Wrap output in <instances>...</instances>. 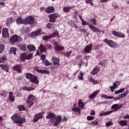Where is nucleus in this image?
Masks as SVG:
<instances>
[{
	"label": "nucleus",
	"mask_w": 129,
	"mask_h": 129,
	"mask_svg": "<svg viewBox=\"0 0 129 129\" xmlns=\"http://www.w3.org/2000/svg\"><path fill=\"white\" fill-rule=\"evenodd\" d=\"M46 118L49 119V123L50 125H55V126H58L60 122L62 121V117L61 116L56 117V115L53 113H49L46 116Z\"/></svg>",
	"instance_id": "nucleus-1"
},
{
	"label": "nucleus",
	"mask_w": 129,
	"mask_h": 129,
	"mask_svg": "<svg viewBox=\"0 0 129 129\" xmlns=\"http://www.w3.org/2000/svg\"><path fill=\"white\" fill-rule=\"evenodd\" d=\"M11 119L13 120L15 123H18L19 125H21V124H23V123H25V122H26V119L21 117V116L18 114L13 115L11 117Z\"/></svg>",
	"instance_id": "nucleus-2"
},
{
	"label": "nucleus",
	"mask_w": 129,
	"mask_h": 129,
	"mask_svg": "<svg viewBox=\"0 0 129 129\" xmlns=\"http://www.w3.org/2000/svg\"><path fill=\"white\" fill-rule=\"evenodd\" d=\"M36 99H37L36 97L34 96L33 95H30L28 96V100L27 102V106H28V107H31L32 105L34 104L33 101H34V100H36Z\"/></svg>",
	"instance_id": "nucleus-3"
},
{
	"label": "nucleus",
	"mask_w": 129,
	"mask_h": 129,
	"mask_svg": "<svg viewBox=\"0 0 129 129\" xmlns=\"http://www.w3.org/2000/svg\"><path fill=\"white\" fill-rule=\"evenodd\" d=\"M22 41V38L18 35H13L10 39V42L11 44H14L16 42H21Z\"/></svg>",
	"instance_id": "nucleus-4"
},
{
	"label": "nucleus",
	"mask_w": 129,
	"mask_h": 129,
	"mask_svg": "<svg viewBox=\"0 0 129 129\" xmlns=\"http://www.w3.org/2000/svg\"><path fill=\"white\" fill-rule=\"evenodd\" d=\"M105 43H107V45L111 47V48H115L116 47L117 44H116L115 42H114L112 40H108V39H106L104 40Z\"/></svg>",
	"instance_id": "nucleus-5"
},
{
	"label": "nucleus",
	"mask_w": 129,
	"mask_h": 129,
	"mask_svg": "<svg viewBox=\"0 0 129 129\" xmlns=\"http://www.w3.org/2000/svg\"><path fill=\"white\" fill-rule=\"evenodd\" d=\"M57 18H59V14L56 13L50 14L49 16V22H51V23H54Z\"/></svg>",
	"instance_id": "nucleus-6"
},
{
	"label": "nucleus",
	"mask_w": 129,
	"mask_h": 129,
	"mask_svg": "<svg viewBox=\"0 0 129 129\" xmlns=\"http://www.w3.org/2000/svg\"><path fill=\"white\" fill-rule=\"evenodd\" d=\"M44 112H41V113H39L38 114H36L35 116H34V118H33V122H37V121H38V120H39V119H40V118H43V115L44 114Z\"/></svg>",
	"instance_id": "nucleus-7"
},
{
	"label": "nucleus",
	"mask_w": 129,
	"mask_h": 129,
	"mask_svg": "<svg viewBox=\"0 0 129 129\" xmlns=\"http://www.w3.org/2000/svg\"><path fill=\"white\" fill-rule=\"evenodd\" d=\"M25 22L26 25H27V24L32 25L34 24V22H35V19L32 16H28L26 18Z\"/></svg>",
	"instance_id": "nucleus-8"
},
{
	"label": "nucleus",
	"mask_w": 129,
	"mask_h": 129,
	"mask_svg": "<svg viewBox=\"0 0 129 129\" xmlns=\"http://www.w3.org/2000/svg\"><path fill=\"white\" fill-rule=\"evenodd\" d=\"M120 85V82L119 81H117L114 83H113V86L110 87L111 92H113L115 89H116V88H117V87H118V86H119Z\"/></svg>",
	"instance_id": "nucleus-9"
},
{
	"label": "nucleus",
	"mask_w": 129,
	"mask_h": 129,
	"mask_svg": "<svg viewBox=\"0 0 129 129\" xmlns=\"http://www.w3.org/2000/svg\"><path fill=\"white\" fill-rule=\"evenodd\" d=\"M10 34H9V29L6 28H4L2 30V36L3 38H8Z\"/></svg>",
	"instance_id": "nucleus-10"
},
{
	"label": "nucleus",
	"mask_w": 129,
	"mask_h": 129,
	"mask_svg": "<svg viewBox=\"0 0 129 129\" xmlns=\"http://www.w3.org/2000/svg\"><path fill=\"white\" fill-rule=\"evenodd\" d=\"M121 106H122L121 104H115L111 106V109H114L112 110L113 112V111H116L117 110L120 109L121 108Z\"/></svg>",
	"instance_id": "nucleus-11"
},
{
	"label": "nucleus",
	"mask_w": 129,
	"mask_h": 129,
	"mask_svg": "<svg viewBox=\"0 0 129 129\" xmlns=\"http://www.w3.org/2000/svg\"><path fill=\"white\" fill-rule=\"evenodd\" d=\"M112 34L114 36H116V37H119L120 38H124V37H125V35H124V34L120 32H117L116 31H113L112 32Z\"/></svg>",
	"instance_id": "nucleus-12"
},
{
	"label": "nucleus",
	"mask_w": 129,
	"mask_h": 129,
	"mask_svg": "<svg viewBox=\"0 0 129 129\" xmlns=\"http://www.w3.org/2000/svg\"><path fill=\"white\" fill-rule=\"evenodd\" d=\"M54 45H55V51H62V50H64L63 46L59 45V44H58V43L54 42Z\"/></svg>",
	"instance_id": "nucleus-13"
},
{
	"label": "nucleus",
	"mask_w": 129,
	"mask_h": 129,
	"mask_svg": "<svg viewBox=\"0 0 129 129\" xmlns=\"http://www.w3.org/2000/svg\"><path fill=\"white\" fill-rule=\"evenodd\" d=\"M89 27L90 29L92 30V31H93V32H97L98 33H101V31H100L99 29H98L97 27H95V26L91 24L89 25Z\"/></svg>",
	"instance_id": "nucleus-14"
},
{
	"label": "nucleus",
	"mask_w": 129,
	"mask_h": 129,
	"mask_svg": "<svg viewBox=\"0 0 129 129\" xmlns=\"http://www.w3.org/2000/svg\"><path fill=\"white\" fill-rule=\"evenodd\" d=\"M30 82L32 83H35V84H39V81L38 80V77L35 75H33L31 79H30Z\"/></svg>",
	"instance_id": "nucleus-15"
},
{
	"label": "nucleus",
	"mask_w": 129,
	"mask_h": 129,
	"mask_svg": "<svg viewBox=\"0 0 129 129\" xmlns=\"http://www.w3.org/2000/svg\"><path fill=\"white\" fill-rule=\"evenodd\" d=\"M40 34H41V29H39L38 30L31 33L29 36L30 37H37V36H39Z\"/></svg>",
	"instance_id": "nucleus-16"
},
{
	"label": "nucleus",
	"mask_w": 129,
	"mask_h": 129,
	"mask_svg": "<svg viewBox=\"0 0 129 129\" xmlns=\"http://www.w3.org/2000/svg\"><path fill=\"white\" fill-rule=\"evenodd\" d=\"M17 23L19 25H20V24L26 25V20H25V19H22L21 17H19L17 19Z\"/></svg>",
	"instance_id": "nucleus-17"
},
{
	"label": "nucleus",
	"mask_w": 129,
	"mask_h": 129,
	"mask_svg": "<svg viewBox=\"0 0 129 129\" xmlns=\"http://www.w3.org/2000/svg\"><path fill=\"white\" fill-rule=\"evenodd\" d=\"M52 62H53V65H55L56 66H59V65H60V63H59V62H60V60L57 57H52Z\"/></svg>",
	"instance_id": "nucleus-18"
},
{
	"label": "nucleus",
	"mask_w": 129,
	"mask_h": 129,
	"mask_svg": "<svg viewBox=\"0 0 129 129\" xmlns=\"http://www.w3.org/2000/svg\"><path fill=\"white\" fill-rule=\"evenodd\" d=\"M54 11L55 9H54V7L52 6L47 7L45 10V12L49 14H50L51 13H54Z\"/></svg>",
	"instance_id": "nucleus-19"
},
{
	"label": "nucleus",
	"mask_w": 129,
	"mask_h": 129,
	"mask_svg": "<svg viewBox=\"0 0 129 129\" xmlns=\"http://www.w3.org/2000/svg\"><path fill=\"white\" fill-rule=\"evenodd\" d=\"M92 50V46L91 45H87L84 49L85 53H89Z\"/></svg>",
	"instance_id": "nucleus-20"
},
{
	"label": "nucleus",
	"mask_w": 129,
	"mask_h": 129,
	"mask_svg": "<svg viewBox=\"0 0 129 129\" xmlns=\"http://www.w3.org/2000/svg\"><path fill=\"white\" fill-rule=\"evenodd\" d=\"M112 112H113V110L109 111L107 112L102 111L100 113L99 115L100 116H103V115H108L110 114L111 113H112Z\"/></svg>",
	"instance_id": "nucleus-21"
},
{
	"label": "nucleus",
	"mask_w": 129,
	"mask_h": 129,
	"mask_svg": "<svg viewBox=\"0 0 129 129\" xmlns=\"http://www.w3.org/2000/svg\"><path fill=\"white\" fill-rule=\"evenodd\" d=\"M13 70H15V71H17L18 73H21V72H22V70L21 69V66L19 64L13 67Z\"/></svg>",
	"instance_id": "nucleus-22"
},
{
	"label": "nucleus",
	"mask_w": 129,
	"mask_h": 129,
	"mask_svg": "<svg viewBox=\"0 0 129 129\" xmlns=\"http://www.w3.org/2000/svg\"><path fill=\"white\" fill-rule=\"evenodd\" d=\"M0 67L2 69H3V70H5L7 72H9V70L10 69L9 66L7 64H0Z\"/></svg>",
	"instance_id": "nucleus-23"
},
{
	"label": "nucleus",
	"mask_w": 129,
	"mask_h": 129,
	"mask_svg": "<svg viewBox=\"0 0 129 129\" xmlns=\"http://www.w3.org/2000/svg\"><path fill=\"white\" fill-rule=\"evenodd\" d=\"M39 49L40 51V53H43V52H45L47 50V48H46V47L43 44H41L39 46Z\"/></svg>",
	"instance_id": "nucleus-24"
},
{
	"label": "nucleus",
	"mask_w": 129,
	"mask_h": 129,
	"mask_svg": "<svg viewBox=\"0 0 129 129\" xmlns=\"http://www.w3.org/2000/svg\"><path fill=\"white\" fill-rule=\"evenodd\" d=\"M50 38H55V37H57L59 38V33H58V31L55 30L53 33L50 35Z\"/></svg>",
	"instance_id": "nucleus-25"
},
{
	"label": "nucleus",
	"mask_w": 129,
	"mask_h": 129,
	"mask_svg": "<svg viewBox=\"0 0 129 129\" xmlns=\"http://www.w3.org/2000/svg\"><path fill=\"white\" fill-rule=\"evenodd\" d=\"M128 94V91H126L125 93L119 95L117 99H121L122 97H125V96H126V95H127Z\"/></svg>",
	"instance_id": "nucleus-26"
},
{
	"label": "nucleus",
	"mask_w": 129,
	"mask_h": 129,
	"mask_svg": "<svg viewBox=\"0 0 129 129\" xmlns=\"http://www.w3.org/2000/svg\"><path fill=\"white\" fill-rule=\"evenodd\" d=\"M119 124H120L121 126H125L127 125V120H120L118 122Z\"/></svg>",
	"instance_id": "nucleus-27"
},
{
	"label": "nucleus",
	"mask_w": 129,
	"mask_h": 129,
	"mask_svg": "<svg viewBox=\"0 0 129 129\" xmlns=\"http://www.w3.org/2000/svg\"><path fill=\"white\" fill-rule=\"evenodd\" d=\"M98 93H99V90L95 91L91 95H90V98H94V97H95V96H96Z\"/></svg>",
	"instance_id": "nucleus-28"
},
{
	"label": "nucleus",
	"mask_w": 129,
	"mask_h": 129,
	"mask_svg": "<svg viewBox=\"0 0 129 129\" xmlns=\"http://www.w3.org/2000/svg\"><path fill=\"white\" fill-rule=\"evenodd\" d=\"M36 71L37 72H39V73H45V74H49L50 73V72H49L48 71H46V70H38L36 69Z\"/></svg>",
	"instance_id": "nucleus-29"
},
{
	"label": "nucleus",
	"mask_w": 129,
	"mask_h": 129,
	"mask_svg": "<svg viewBox=\"0 0 129 129\" xmlns=\"http://www.w3.org/2000/svg\"><path fill=\"white\" fill-rule=\"evenodd\" d=\"M9 99L10 101H12V102L15 101V97L13 95V92H10L9 93Z\"/></svg>",
	"instance_id": "nucleus-30"
},
{
	"label": "nucleus",
	"mask_w": 129,
	"mask_h": 129,
	"mask_svg": "<svg viewBox=\"0 0 129 129\" xmlns=\"http://www.w3.org/2000/svg\"><path fill=\"white\" fill-rule=\"evenodd\" d=\"M101 97H102V98H104L105 99H113L114 98L112 96H109L107 95L104 94L101 95Z\"/></svg>",
	"instance_id": "nucleus-31"
},
{
	"label": "nucleus",
	"mask_w": 129,
	"mask_h": 129,
	"mask_svg": "<svg viewBox=\"0 0 129 129\" xmlns=\"http://www.w3.org/2000/svg\"><path fill=\"white\" fill-rule=\"evenodd\" d=\"M78 105L81 108H83L85 105V104L82 102V99H79L78 102Z\"/></svg>",
	"instance_id": "nucleus-32"
},
{
	"label": "nucleus",
	"mask_w": 129,
	"mask_h": 129,
	"mask_svg": "<svg viewBox=\"0 0 129 129\" xmlns=\"http://www.w3.org/2000/svg\"><path fill=\"white\" fill-rule=\"evenodd\" d=\"M27 48L30 51H34V50H36V47H35V45H29L27 46Z\"/></svg>",
	"instance_id": "nucleus-33"
},
{
	"label": "nucleus",
	"mask_w": 129,
	"mask_h": 129,
	"mask_svg": "<svg viewBox=\"0 0 129 129\" xmlns=\"http://www.w3.org/2000/svg\"><path fill=\"white\" fill-rule=\"evenodd\" d=\"M98 72H99V68H95L92 71L91 73L93 75H95V74H97Z\"/></svg>",
	"instance_id": "nucleus-34"
},
{
	"label": "nucleus",
	"mask_w": 129,
	"mask_h": 129,
	"mask_svg": "<svg viewBox=\"0 0 129 129\" xmlns=\"http://www.w3.org/2000/svg\"><path fill=\"white\" fill-rule=\"evenodd\" d=\"M20 59L21 61H25L27 59V54L25 53H22L20 56Z\"/></svg>",
	"instance_id": "nucleus-35"
},
{
	"label": "nucleus",
	"mask_w": 129,
	"mask_h": 129,
	"mask_svg": "<svg viewBox=\"0 0 129 129\" xmlns=\"http://www.w3.org/2000/svg\"><path fill=\"white\" fill-rule=\"evenodd\" d=\"M73 8H74V7H64L63 8V10L66 13H67V12H69V11H70V10H71V9H73Z\"/></svg>",
	"instance_id": "nucleus-36"
},
{
	"label": "nucleus",
	"mask_w": 129,
	"mask_h": 129,
	"mask_svg": "<svg viewBox=\"0 0 129 129\" xmlns=\"http://www.w3.org/2000/svg\"><path fill=\"white\" fill-rule=\"evenodd\" d=\"M23 90H27V91H31L34 90L35 88H32L31 87H24L23 88Z\"/></svg>",
	"instance_id": "nucleus-37"
},
{
	"label": "nucleus",
	"mask_w": 129,
	"mask_h": 129,
	"mask_svg": "<svg viewBox=\"0 0 129 129\" xmlns=\"http://www.w3.org/2000/svg\"><path fill=\"white\" fill-rule=\"evenodd\" d=\"M125 89L124 88H122V89H120V90H117V91H115V92H114V93H115V94H119V93H121L122 92H123V91H124V90H125Z\"/></svg>",
	"instance_id": "nucleus-38"
},
{
	"label": "nucleus",
	"mask_w": 129,
	"mask_h": 129,
	"mask_svg": "<svg viewBox=\"0 0 129 129\" xmlns=\"http://www.w3.org/2000/svg\"><path fill=\"white\" fill-rule=\"evenodd\" d=\"M73 111H75L76 112H78L80 114V108L78 107H74L72 108Z\"/></svg>",
	"instance_id": "nucleus-39"
},
{
	"label": "nucleus",
	"mask_w": 129,
	"mask_h": 129,
	"mask_svg": "<svg viewBox=\"0 0 129 129\" xmlns=\"http://www.w3.org/2000/svg\"><path fill=\"white\" fill-rule=\"evenodd\" d=\"M20 48L22 51H26V50H27V46L25 44L21 45Z\"/></svg>",
	"instance_id": "nucleus-40"
},
{
	"label": "nucleus",
	"mask_w": 129,
	"mask_h": 129,
	"mask_svg": "<svg viewBox=\"0 0 129 129\" xmlns=\"http://www.w3.org/2000/svg\"><path fill=\"white\" fill-rule=\"evenodd\" d=\"M34 75L31 74V73H27L26 75V77L27 78V79H31L32 77H33V76Z\"/></svg>",
	"instance_id": "nucleus-41"
},
{
	"label": "nucleus",
	"mask_w": 129,
	"mask_h": 129,
	"mask_svg": "<svg viewBox=\"0 0 129 129\" xmlns=\"http://www.w3.org/2000/svg\"><path fill=\"white\" fill-rule=\"evenodd\" d=\"M7 59V56L6 55H4L0 57V63H2V62H4V61H6Z\"/></svg>",
	"instance_id": "nucleus-42"
},
{
	"label": "nucleus",
	"mask_w": 129,
	"mask_h": 129,
	"mask_svg": "<svg viewBox=\"0 0 129 129\" xmlns=\"http://www.w3.org/2000/svg\"><path fill=\"white\" fill-rule=\"evenodd\" d=\"M89 80L90 82H92L94 84H98V82H97V81H95L91 78H90L89 79Z\"/></svg>",
	"instance_id": "nucleus-43"
},
{
	"label": "nucleus",
	"mask_w": 129,
	"mask_h": 129,
	"mask_svg": "<svg viewBox=\"0 0 129 129\" xmlns=\"http://www.w3.org/2000/svg\"><path fill=\"white\" fill-rule=\"evenodd\" d=\"M16 51H17V48L15 47H12L10 48V51L11 52V53H13V54H14V55H16Z\"/></svg>",
	"instance_id": "nucleus-44"
},
{
	"label": "nucleus",
	"mask_w": 129,
	"mask_h": 129,
	"mask_svg": "<svg viewBox=\"0 0 129 129\" xmlns=\"http://www.w3.org/2000/svg\"><path fill=\"white\" fill-rule=\"evenodd\" d=\"M83 73L80 72V75L78 76V78L80 80H83Z\"/></svg>",
	"instance_id": "nucleus-45"
},
{
	"label": "nucleus",
	"mask_w": 129,
	"mask_h": 129,
	"mask_svg": "<svg viewBox=\"0 0 129 129\" xmlns=\"http://www.w3.org/2000/svg\"><path fill=\"white\" fill-rule=\"evenodd\" d=\"M4 50H5V46L0 44V53H3Z\"/></svg>",
	"instance_id": "nucleus-46"
},
{
	"label": "nucleus",
	"mask_w": 129,
	"mask_h": 129,
	"mask_svg": "<svg viewBox=\"0 0 129 129\" xmlns=\"http://www.w3.org/2000/svg\"><path fill=\"white\" fill-rule=\"evenodd\" d=\"M71 53H72V51H71L66 52L64 53V56H66V57H67V58H69V57H70V55H71Z\"/></svg>",
	"instance_id": "nucleus-47"
},
{
	"label": "nucleus",
	"mask_w": 129,
	"mask_h": 129,
	"mask_svg": "<svg viewBox=\"0 0 129 129\" xmlns=\"http://www.w3.org/2000/svg\"><path fill=\"white\" fill-rule=\"evenodd\" d=\"M18 108H19V110H20V111H21L22 110H25V109H26V108H25V106L24 105L19 106Z\"/></svg>",
	"instance_id": "nucleus-48"
},
{
	"label": "nucleus",
	"mask_w": 129,
	"mask_h": 129,
	"mask_svg": "<svg viewBox=\"0 0 129 129\" xmlns=\"http://www.w3.org/2000/svg\"><path fill=\"white\" fill-rule=\"evenodd\" d=\"M51 38L50 35L44 36L43 37V40L45 41H47V40H49V39Z\"/></svg>",
	"instance_id": "nucleus-49"
},
{
	"label": "nucleus",
	"mask_w": 129,
	"mask_h": 129,
	"mask_svg": "<svg viewBox=\"0 0 129 129\" xmlns=\"http://www.w3.org/2000/svg\"><path fill=\"white\" fill-rule=\"evenodd\" d=\"M44 65H45V66H50V65H51V63H50V62H49L47 60H45L44 61Z\"/></svg>",
	"instance_id": "nucleus-50"
},
{
	"label": "nucleus",
	"mask_w": 129,
	"mask_h": 129,
	"mask_svg": "<svg viewBox=\"0 0 129 129\" xmlns=\"http://www.w3.org/2000/svg\"><path fill=\"white\" fill-rule=\"evenodd\" d=\"M32 58H33V54H32V53H30V54H28L27 55V56H26V59L27 60H29L30 59H32Z\"/></svg>",
	"instance_id": "nucleus-51"
},
{
	"label": "nucleus",
	"mask_w": 129,
	"mask_h": 129,
	"mask_svg": "<svg viewBox=\"0 0 129 129\" xmlns=\"http://www.w3.org/2000/svg\"><path fill=\"white\" fill-rule=\"evenodd\" d=\"M7 25H10V24H12L13 23V19L9 18L7 20Z\"/></svg>",
	"instance_id": "nucleus-52"
},
{
	"label": "nucleus",
	"mask_w": 129,
	"mask_h": 129,
	"mask_svg": "<svg viewBox=\"0 0 129 129\" xmlns=\"http://www.w3.org/2000/svg\"><path fill=\"white\" fill-rule=\"evenodd\" d=\"M93 0H86V3L87 4H90L91 6H93V3L92 2V1Z\"/></svg>",
	"instance_id": "nucleus-53"
},
{
	"label": "nucleus",
	"mask_w": 129,
	"mask_h": 129,
	"mask_svg": "<svg viewBox=\"0 0 129 129\" xmlns=\"http://www.w3.org/2000/svg\"><path fill=\"white\" fill-rule=\"evenodd\" d=\"M92 125H98V121H93L91 122Z\"/></svg>",
	"instance_id": "nucleus-54"
},
{
	"label": "nucleus",
	"mask_w": 129,
	"mask_h": 129,
	"mask_svg": "<svg viewBox=\"0 0 129 129\" xmlns=\"http://www.w3.org/2000/svg\"><path fill=\"white\" fill-rule=\"evenodd\" d=\"M87 119H88V120H93V119H94V117L92 116H88L87 117Z\"/></svg>",
	"instance_id": "nucleus-55"
},
{
	"label": "nucleus",
	"mask_w": 129,
	"mask_h": 129,
	"mask_svg": "<svg viewBox=\"0 0 129 129\" xmlns=\"http://www.w3.org/2000/svg\"><path fill=\"white\" fill-rule=\"evenodd\" d=\"M91 22L93 24V25H94L95 26L96 25V20H95V19L93 18L91 19Z\"/></svg>",
	"instance_id": "nucleus-56"
},
{
	"label": "nucleus",
	"mask_w": 129,
	"mask_h": 129,
	"mask_svg": "<svg viewBox=\"0 0 129 129\" xmlns=\"http://www.w3.org/2000/svg\"><path fill=\"white\" fill-rule=\"evenodd\" d=\"M82 24L83 26H85L86 25H89V23H87L86 21L84 20H82Z\"/></svg>",
	"instance_id": "nucleus-57"
},
{
	"label": "nucleus",
	"mask_w": 129,
	"mask_h": 129,
	"mask_svg": "<svg viewBox=\"0 0 129 129\" xmlns=\"http://www.w3.org/2000/svg\"><path fill=\"white\" fill-rule=\"evenodd\" d=\"M112 122H108L106 123V126H110V125H112Z\"/></svg>",
	"instance_id": "nucleus-58"
},
{
	"label": "nucleus",
	"mask_w": 129,
	"mask_h": 129,
	"mask_svg": "<svg viewBox=\"0 0 129 129\" xmlns=\"http://www.w3.org/2000/svg\"><path fill=\"white\" fill-rule=\"evenodd\" d=\"M41 60H42V61H44L45 59H46V56L44 54H42L41 55Z\"/></svg>",
	"instance_id": "nucleus-59"
},
{
	"label": "nucleus",
	"mask_w": 129,
	"mask_h": 129,
	"mask_svg": "<svg viewBox=\"0 0 129 129\" xmlns=\"http://www.w3.org/2000/svg\"><path fill=\"white\" fill-rule=\"evenodd\" d=\"M90 58V56L89 55L86 56L84 57V60H87V61L89 60Z\"/></svg>",
	"instance_id": "nucleus-60"
},
{
	"label": "nucleus",
	"mask_w": 129,
	"mask_h": 129,
	"mask_svg": "<svg viewBox=\"0 0 129 129\" xmlns=\"http://www.w3.org/2000/svg\"><path fill=\"white\" fill-rule=\"evenodd\" d=\"M52 24L51 23H48L47 25V28H48V29H51V28H52Z\"/></svg>",
	"instance_id": "nucleus-61"
},
{
	"label": "nucleus",
	"mask_w": 129,
	"mask_h": 129,
	"mask_svg": "<svg viewBox=\"0 0 129 129\" xmlns=\"http://www.w3.org/2000/svg\"><path fill=\"white\" fill-rule=\"evenodd\" d=\"M113 8L115 10L118 8V6L116 4H113Z\"/></svg>",
	"instance_id": "nucleus-62"
},
{
	"label": "nucleus",
	"mask_w": 129,
	"mask_h": 129,
	"mask_svg": "<svg viewBox=\"0 0 129 129\" xmlns=\"http://www.w3.org/2000/svg\"><path fill=\"white\" fill-rule=\"evenodd\" d=\"M80 32H81V33H86V30L85 29H80Z\"/></svg>",
	"instance_id": "nucleus-63"
},
{
	"label": "nucleus",
	"mask_w": 129,
	"mask_h": 129,
	"mask_svg": "<svg viewBox=\"0 0 129 129\" xmlns=\"http://www.w3.org/2000/svg\"><path fill=\"white\" fill-rule=\"evenodd\" d=\"M123 118L124 119H128L129 118V115H126L123 116Z\"/></svg>",
	"instance_id": "nucleus-64"
}]
</instances>
